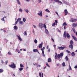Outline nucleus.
I'll return each mask as SVG.
<instances>
[{
    "label": "nucleus",
    "mask_w": 77,
    "mask_h": 77,
    "mask_svg": "<svg viewBox=\"0 0 77 77\" xmlns=\"http://www.w3.org/2000/svg\"><path fill=\"white\" fill-rule=\"evenodd\" d=\"M73 31L74 32V33H75V29L73 28L72 29Z\"/></svg>",
    "instance_id": "nucleus-35"
},
{
    "label": "nucleus",
    "mask_w": 77,
    "mask_h": 77,
    "mask_svg": "<svg viewBox=\"0 0 77 77\" xmlns=\"http://www.w3.org/2000/svg\"><path fill=\"white\" fill-rule=\"evenodd\" d=\"M69 67L70 68V70H72V69L71 68V67L70 65H69Z\"/></svg>",
    "instance_id": "nucleus-48"
},
{
    "label": "nucleus",
    "mask_w": 77,
    "mask_h": 77,
    "mask_svg": "<svg viewBox=\"0 0 77 77\" xmlns=\"http://www.w3.org/2000/svg\"><path fill=\"white\" fill-rule=\"evenodd\" d=\"M38 15L40 16V17H42V12L41 11H40L39 13H38Z\"/></svg>",
    "instance_id": "nucleus-6"
},
{
    "label": "nucleus",
    "mask_w": 77,
    "mask_h": 77,
    "mask_svg": "<svg viewBox=\"0 0 77 77\" xmlns=\"http://www.w3.org/2000/svg\"><path fill=\"white\" fill-rule=\"evenodd\" d=\"M23 21H20L19 22V23L20 24H23Z\"/></svg>",
    "instance_id": "nucleus-36"
},
{
    "label": "nucleus",
    "mask_w": 77,
    "mask_h": 77,
    "mask_svg": "<svg viewBox=\"0 0 77 77\" xmlns=\"http://www.w3.org/2000/svg\"><path fill=\"white\" fill-rule=\"evenodd\" d=\"M23 22H25V21H26V19L25 18H23Z\"/></svg>",
    "instance_id": "nucleus-28"
},
{
    "label": "nucleus",
    "mask_w": 77,
    "mask_h": 77,
    "mask_svg": "<svg viewBox=\"0 0 77 77\" xmlns=\"http://www.w3.org/2000/svg\"><path fill=\"white\" fill-rule=\"evenodd\" d=\"M19 11L20 12H23V10L21 9H20Z\"/></svg>",
    "instance_id": "nucleus-44"
},
{
    "label": "nucleus",
    "mask_w": 77,
    "mask_h": 77,
    "mask_svg": "<svg viewBox=\"0 0 77 77\" xmlns=\"http://www.w3.org/2000/svg\"><path fill=\"white\" fill-rule=\"evenodd\" d=\"M4 18H5L4 17H3L2 19L1 20H2V21H5Z\"/></svg>",
    "instance_id": "nucleus-45"
},
{
    "label": "nucleus",
    "mask_w": 77,
    "mask_h": 77,
    "mask_svg": "<svg viewBox=\"0 0 77 77\" xmlns=\"http://www.w3.org/2000/svg\"><path fill=\"white\" fill-rule=\"evenodd\" d=\"M62 65L63 66H66L65 65V62H63L62 63Z\"/></svg>",
    "instance_id": "nucleus-31"
},
{
    "label": "nucleus",
    "mask_w": 77,
    "mask_h": 77,
    "mask_svg": "<svg viewBox=\"0 0 77 77\" xmlns=\"http://www.w3.org/2000/svg\"><path fill=\"white\" fill-rule=\"evenodd\" d=\"M64 3H66V1H64Z\"/></svg>",
    "instance_id": "nucleus-64"
},
{
    "label": "nucleus",
    "mask_w": 77,
    "mask_h": 77,
    "mask_svg": "<svg viewBox=\"0 0 77 77\" xmlns=\"http://www.w3.org/2000/svg\"><path fill=\"white\" fill-rule=\"evenodd\" d=\"M39 75L40 77H41V73L39 72Z\"/></svg>",
    "instance_id": "nucleus-47"
},
{
    "label": "nucleus",
    "mask_w": 77,
    "mask_h": 77,
    "mask_svg": "<svg viewBox=\"0 0 77 77\" xmlns=\"http://www.w3.org/2000/svg\"><path fill=\"white\" fill-rule=\"evenodd\" d=\"M55 13L56 14H57V15H58V13H57V11L55 12Z\"/></svg>",
    "instance_id": "nucleus-52"
},
{
    "label": "nucleus",
    "mask_w": 77,
    "mask_h": 77,
    "mask_svg": "<svg viewBox=\"0 0 77 77\" xmlns=\"http://www.w3.org/2000/svg\"><path fill=\"white\" fill-rule=\"evenodd\" d=\"M48 62H51V59L49 58L48 60Z\"/></svg>",
    "instance_id": "nucleus-15"
},
{
    "label": "nucleus",
    "mask_w": 77,
    "mask_h": 77,
    "mask_svg": "<svg viewBox=\"0 0 77 77\" xmlns=\"http://www.w3.org/2000/svg\"><path fill=\"white\" fill-rule=\"evenodd\" d=\"M72 26L73 27H75L76 26H77V23H76L75 24L74 23H73L72 24Z\"/></svg>",
    "instance_id": "nucleus-8"
},
{
    "label": "nucleus",
    "mask_w": 77,
    "mask_h": 77,
    "mask_svg": "<svg viewBox=\"0 0 77 77\" xmlns=\"http://www.w3.org/2000/svg\"><path fill=\"white\" fill-rule=\"evenodd\" d=\"M52 40L54 42V39L53 38H51Z\"/></svg>",
    "instance_id": "nucleus-57"
},
{
    "label": "nucleus",
    "mask_w": 77,
    "mask_h": 77,
    "mask_svg": "<svg viewBox=\"0 0 77 77\" xmlns=\"http://www.w3.org/2000/svg\"><path fill=\"white\" fill-rule=\"evenodd\" d=\"M8 61H5V63L6 65H7L8 64Z\"/></svg>",
    "instance_id": "nucleus-43"
},
{
    "label": "nucleus",
    "mask_w": 77,
    "mask_h": 77,
    "mask_svg": "<svg viewBox=\"0 0 77 77\" xmlns=\"http://www.w3.org/2000/svg\"><path fill=\"white\" fill-rule=\"evenodd\" d=\"M48 51L49 52H50V48H49L48 50Z\"/></svg>",
    "instance_id": "nucleus-56"
},
{
    "label": "nucleus",
    "mask_w": 77,
    "mask_h": 77,
    "mask_svg": "<svg viewBox=\"0 0 77 77\" xmlns=\"http://www.w3.org/2000/svg\"><path fill=\"white\" fill-rule=\"evenodd\" d=\"M14 30H17V29H18V27H17V26H14Z\"/></svg>",
    "instance_id": "nucleus-19"
},
{
    "label": "nucleus",
    "mask_w": 77,
    "mask_h": 77,
    "mask_svg": "<svg viewBox=\"0 0 77 77\" xmlns=\"http://www.w3.org/2000/svg\"><path fill=\"white\" fill-rule=\"evenodd\" d=\"M20 67L21 68H24V66H23V65L21 64H20Z\"/></svg>",
    "instance_id": "nucleus-37"
},
{
    "label": "nucleus",
    "mask_w": 77,
    "mask_h": 77,
    "mask_svg": "<svg viewBox=\"0 0 77 77\" xmlns=\"http://www.w3.org/2000/svg\"><path fill=\"white\" fill-rule=\"evenodd\" d=\"M34 42H35V43H37V42H38V41H37V40H36V39H35V40H34Z\"/></svg>",
    "instance_id": "nucleus-38"
},
{
    "label": "nucleus",
    "mask_w": 77,
    "mask_h": 77,
    "mask_svg": "<svg viewBox=\"0 0 77 77\" xmlns=\"http://www.w3.org/2000/svg\"><path fill=\"white\" fill-rule=\"evenodd\" d=\"M46 24L44 23V28L45 29H47V26H46V25H45Z\"/></svg>",
    "instance_id": "nucleus-34"
},
{
    "label": "nucleus",
    "mask_w": 77,
    "mask_h": 77,
    "mask_svg": "<svg viewBox=\"0 0 77 77\" xmlns=\"http://www.w3.org/2000/svg\"><path fill=\"white\" fill-rule=\"evenodd\" d=\"M17 2H18V5H20V2L19 0H17Z\"/></svg>",
    "instance_id": "nucleus-30"
},
{
    "label": "nucleus",
    "mask_w": 77,
    "mask_h": 77,
    "mask_svg": "<svg viewBox=\"0 0 77 77\" xmlns=\"http://www.w3.org/2000/svg\"><path fill=\"white\" fill-rule=\"evenodd\" d=\"M24 35H26V36H27V34L26 31H25L24 32Z\"/></svg>",
    "instance_id": "nucleus-39"
},
{
    "label": "nucleus",
    "mask_w": 77,
    "mask_h": 77,
    "mask_svg": "<svg viewBox=\"0 0 77 77\" xmlns=\"http://www.w3.org/2000/svg\"><path fill=\"white\" fill-rule=\"evenodd\" d=\"M18 21H16V22H15V24H14V25H16V24H17V23H18Z\"/></svg>",
    "instance_id": "nucleus-46"
},
{
    "label": "nucleus",
    "mask_w": 77,
    "mask_h": 77,
    "mask_svg": "<svg viewBox=\"0 0 77 77\" xmlns=\"http://www.w3.org/2000/svg\"><path fill=\"white\" fill-rule=\"evenodd\" d=\"M4 71V70L3 69H0V73H2V72H3Z\"/></svg>",
    "instance_id": "nucleus-16"
},
{
    "label": "nucleus",
    "mask_w": 77,
    "mask_h": 77,
    "mask_svg": "<svg viewBox=\"0 0 77 77\" xmlns=\"http://www.w3.org/2000/svg\"><path fill=\"white\" fill-rule=\"evenodd\" d=\"M38 63H36L35 64V65H38Z\"/></svg>",
    "instance_id": "nucleus-58"
},
{
    "label": "nucleus",
    "mask_w": 77,
    "mask_h": 77,
    "mask_svg": "<svg viewBox=\"0 0 77 77\" xmlns=\"http://www.w3.org/2000/svg\"><path fill=\"white\" fill-rule=\"evenodd\" d=\"M24 11H26V12H27V13H29V10H28L25 9Z\"/></svg>",
    "instance_id": "nucleus-27"
},
{
    "label": "nucleus",
    "mask_w": 77,
    "mask_h": 77,
    "mask_svg": "<svg viewBox=\"0 0 77 77\" xmlns=\"http://www.w3.org/2000/svg\"><path fill=\"white\" fill-rule=\"evenodd\" d=\"M72 37L73 38V39L75 41H77V38H76V37L74 36H73V35L72 36Z\"/></svg>",
    "instance_id": "nucleus-13"
},
{
    "label": "nucleus",
    "mask_w": 77,
    "mask_h": 77,
    "mask_svg": "<svg viewBox=\"0 0 77 77\" xmlns=\"http://www.w3.org/2000/svg\"><path fill=\"white\" fill-rule=\"evenodd\" d=\"M65 48H66V47H58V49H59L60 50H64V49H65Z\"/></svg>",
    "instance_id": "nucleus-4"
},
{
    "label": "nucleus",
    "mask_w": 77,
    "mask_h": 77,
    "mask_svg": "<svg viewBox=\"0 0 77 77\" xmlns=\"http://www.w3.org/2000/svg\"><path fill=\"white\" fill-rule=\"evenodd\" d=\"M74 68L75 69H77V66H75V67H74Z\"/></svg>",
    "instance_id": "nucleus-49"
},
{
    "label": "nucleus",
    "mask_w": 77,
    "mask_h": 77,
    "mask_svg": "<svg viewBox=\"0 0 77 77\" xmlns=\"http://www.w3.org/2000/svg\"><path fill=\"white\" fill-rule=\"evenodd\" d=\"M8 54H9V55H12V53H11V52L10 51H9L8 53Z\"/></svg>",
    "instance_id": "nucleus-24"
},
{
    "label": "nucleus",
    "mask_w": 77,
    "mask_h": 77,
    "mask_svg": "<svg viewBox=\"0 0 77 77\" xmlns=\"http://www.w3.org/2000/svg\"><path fill=\"white\" fill-rule=\"evenodd\" d=\"M42 54H44V51H42Z\"/></svg>",
    "instance_id": "nucleus-51"
},
{
    "label": "nucleus",
    "mask_w": 77,
    "mask_h": 77,
    "mask_svg": "<svg viewBox=\"0 0 77 77\" xmlns=\"http://www.w3.org/2000/svg\"><path fill=\"white\" fill-rule=\"evenodd\" d=\"M1 63H4L3 61V60H1Z\"/></svg>",
    "instance_id": "nucleus-54"
},
{
    "label": "nucleus",
    "mask_w": 77,
    "mask_h": 77,
    "mask_svg": "<svg viewBox=\"0 0 77 77\" xmlns=\"http://www.w3.org/2000/svg\"><path fill=\"white\" fill-rule=\"evenodd\" d=\"M43 56V57H45V54H42Z\"/></svg>",
    "instance_id": "nucleus-53"
},
{
    "label": "nucleus",
    "mask_w": 77,
    "mask_h": 77,
    "mask_svg": "<svg viewBox=\"0 0 77 77\" xmlns=\"http://www.w3.org/2000/svg\"><path fill=\"white\" fill-rule=\"evenodd\" d=\"M55 23L56 24H57V20H55Z\"/></svg>",
    "instance_id": "nucleus-50"
},
{
    "label": "nucleus",
    "mask_w": 77,
    "mask_h": 77,
    "mask_svg": "<svg viewBox=\"0 0 77 77\" xmlns=\"http://www.w3.org/2000/svg\"><path fill=\"white\" fill-rule=\"evenodd\" d=\"M64 11L65 12V15H67V14L68 13V11H67V10H66V9H65Z\"/></svg>",
    "instance_id": "nucleus-11"
},
{
    "label": "nucleus",
    "mask_w": 77,
    "mask_h": 77,
    "mask_svg": "<svg viewBox=\"0 0 77 77\" xmlns=\"http://www.w3.org/2000/svg\"><path fill=\"white\" fill-rule=\"evenodd\" d=\"M42 45H43V42H42L41 44H40L38 45V48H42Z\"/></svg>",
    "instance_id": "nucleus-5"
},
{
    "label": "nucleus",
    "mask_w": 77,
    "mask_h": 77,
    "mask_svg": "<svg viewBox=\"0 0 77 77\" xmlns=\"http://www.w3.org/2000/svg\"><path fill=\"white\" fill-rule=\"evenodd\" d=\"M33 52H38V50L37 49H33Z\"/></svg>",
    "instance_id": "nucleus-20"
},
{
    "label": "nucleus",
    "mask_w": 77,
    "mask_h": 77,
    "mask_svg": "<svg viewBox=\"0 0 77 77\" xmlns=\"http://www.w3.org/2000/svg\"><path fill=\"white\" fill-rule=\"evenodd\" d=\"M45 33L46 34H48V30L47 29H45Z\"/></svg>",
    "instance_id": "nucleus-25"
},
{
    "label": "nucleus",
    "mask_w": 77,
    "mask_h": 77,
    "mask_svg": "<svg viewBox=\"0 0 77 77\" xmlns=\"http://www.w3.org/2000/svg\"><path fill=\"white\" fill-rule=\"evenodd\" d=\"M71 55L72 56H75V53H74V52H72V53Z\"/></svg>",
    "instance_id": "nucleus-21"
},
{
    "label": "nucleus",
    "mask_w": 77,
    "mask_h": 77,
    "mask_svg": "<svg viewBox=\"0 0 77 77\" xmlns=\"http://www.w3.org/2000/svg\"><path fill=\"white\" fill-rule=\"evenodd\" d=\"M17 52L18 53H20V51H17Z\"/></svg>",
    "instance_id": "nucleus-59"
},
{
    "label": "nucleus",
    "mask_w": 77,
    "mask_h": 77,
    "mask_svg": "<svg viewBox=\"0 0 77 77\" xmlns=\"http://www.w3.org/2000/svg\"><path fill=\"white\" fill-rule=\"evenodd\" d=\"M18 38L19 41H23V39L21 38V37H20V35H18Z\"/></svg>",
    "instance_id": "nucleus-10"
},
{
    "label": "nucleus",
    "mask_w": 77,
    "mask_h": 77,
    "mask_svg": "<svg viewBox=\"0 0 77 77\" xmlns=\"http://www.w3.org/2000/svg\"><path fill=\"white\" fill-rule=\"evenodd\" d=\"M63 56V53H61L60 54H58V55L57 53H56L55 58V59H57V57L58 59H60V57L62 58Z\"/></svg>",
    "instance_id": "nucleus-1"
},
{
    "label": "nucleus",
    "mask_w": 77,
    "mask_h": 77,
    "mask_svg": "<svg viewBox=\"0 0 77 77\" xmlns=\"http://www.w3.org/2000/svg\"><path fill=\"white\" fill-rule=\"evenodd\" d=\"M69 48H71V50H73V45H70L69 46Z\"/></svg>",
    "instance_id": "nucleus-9"
},
{
    "label": "nucleus",
    "mask_w": 77,
    "mask_h": 77,
    "mask_svg": "<svg viewBox=\"0 0 77 77\" xmlns=\"http://www.w3.org/2000/svg\"><path fill=\"white\" fill-rule=\"evenodd\" d=\"M66 32H64L63 36V37L65 38H66Z\"/></svg>",
    "instance_id": "nucleus-17"
},
{
    "label": "nucleus",
    "mask_w": 77,
    "mask_h": 77,
    "mask_svg": "<svg viewBox=\"0 0 77 77\" xmlns=\"http://www.w3.org/2000/svg\"><path fill=\"white\" fill-rule=\"evenodd\" d=\"M19 71H22L23 69V68H22L20 67L19 68Z\"/></svg>",
    "instance_id": "nucleus-33"
},
{
    "label": "nucleus",
    "mask_w": 77,
    "mask_h": 77,
    "mask_svg": "<svg viewBox=\"0 0 77 77\" xmlns=\"http://www.w3.org/2000/svg\"><path fill=\"white\" fill-rule=\"evenodd\" d=\"M56 24V23H55V22H54V23L52 24V26H55V25Z\"/></svg>",
    "instance_id": "nucleus-40"
},
{
    "label": "nucleus",
    "mask_w": 77,
    "mask_h": 77,
    "mask_svg": "<svg viewBox=\"0 0 77 77\" xmlns=\"http://www.w3.org/2000/svg\"><path fill=\"white\" fill-rule=\"evenodd\" d=\"M72 20V22H76L77 21V19H73V18H71Z\"/></svg>",
    "instance_id": "nucleus-12"
},
{
    "label": "nucleus",
    "mask_w": 77,
    "mask_h": 77,
    "mask_svg": "<svg viewBox=\"0 0 77 77\" xmlns=\"http://www.w3.org/2000/svg\"><path fill=\"white\" fill-rule=\"evenodd\" d=\"M66 26H64V30H65V29H66Z\"/></svg>",
    "instance_id": "nucleus-61"
},
{
    "label": "nucleus",
    "mask_w": 77,
    "mask_h": 77,
    "mask_svg": "<svg viewBox=\"0 0 77 77\" xmlns=\"http://www.w3.org/2000/svg\"><path fill=\"white\" fill-rule=\"evenodd\" d=\"M20 21H21V18H18L17 20V22Z\"/></svg>",
    "instance_id": "nucleus-22"
},
{
    "label": "nucleus",
    "mask_w": 77,
    "mask_h": 77,
    "mask_svg": "<svg viewBox=\"0 0 77 77\" xmlns=\"http://www.w3.org/2000/svg\"><path fill=\"white\" fill-rule=\"evenodd\" d=\"M38 2H39V3H40L41 2V0H38Z\"/></svg>",
    "instance_id": "nucleus-60"
},
{
    "label": "nucleus",
    "mask_w": 77,
    "mask_h": 77,
    "mask_svg": "<svg viewBox=\"0 0 77 77\" xmlns=\"http://www.w3.org/2000/svg\"><path fill=\"white\" fill-rule=\"evenodd\" d=\"M54 1L55 2H56L57 3H60L61 4L62 3V2H61V1H59V0H54Z\"/></svg>",
    "instance_id": "nucleus-7"
},
{
    "label": "nucleus",
    "mask_w": 77,
    "mask_h": 77,
    "mask_svg": "<svg viewBox=\"0 0 77 77\" xmlns=\"http://www.w3.org/2000/svg\"><path fill=\"white\" fill-rule=\"evenodd\" d=\"M4 32H6V30H4Z\"/></svg>",
    "instance_id": "nucleus-62"
},
{
    "label": "nucleus",
    "mask_w": 77,
    "mask_h": 77,
    "mask_svg": "<svg viewBox=\"0 0 77 77\" xmlns=\"http://www.w3.org/2000/svg\"><path fill=\"white\" fill-rule=\"evenodd\" d=\"M73 44H74V42L72 40H71L70 42V44L73 45Z\"/></svg>",
    "instance_id": "nucleus-18"
},
{
    "label": "nucleus",
    "mask_w": 77,
    "mask_h": 77,
    "mask_svg": "<svg viewBox=\"0 0 77 77\" xmlns=\"http://www.w3.org/2000/svg\"><path fill=\"white\" fill-rule=\"evenodd\" d=\"M45 11L46 12H50V11H49L48 9H46Z\"/></svg>",
    "instance_id": "nucleus-32"
},
{
    "label": "nucleus",
    "mask_w": 77,
    "mask_h": 77,
    "mask_svg": "<svg viewBox=\"0 0 77 77\" xmlns=\"http://www.w3.org/2000/svg\"><path fill=\"white\" fill-rule=\"evenodd\" d=\"M44 24L40 23L39 25L38 26L39 27H40L41 29H42V28H44Z\"/></svg>",
    "instance_id": "nucleus-3"
},
{
    "label": "nucleus",
    "mask_w": 77,
    "mask_h": 77,
    "mask_svg": "<svg viewBox=\"0 0 77 77\" xmlns=\"http://www.w3.org/2000/svg\"><path fill=\"white\" fill-rule=\"evenodd\" d=\"M63 26H67V24L66 23V22H64L63 24Z\"/></svg>",
    "instance_id": "nucleus-23"
},
{
    "label": "nucleus",
    "mask_w": 77,
    "mask_h": 77,
    "mask_svg": "<svg viewBox=\"0 0 77 77\" xmlns=\"http://www.w3.org/2000/svg\"><path fill=\"white\" fill-rule=\"evenodd\" d=\"M46 64L47 66H48L49 67H50V66H49V65H48V63H46Z\"/></svg>",
    "instance_id": "nucleus-42"
},
{
    "label": "nucleus",
    "mask_w": 77,
    "mask_h": 77,
    "mask_svg": "<svg viewBox=\"0 0 77 77\" xmlns=\"http://www.w3.org/2000/svg\"><path fill=\"white\" fill-rule=\"evenodd\" d=\"M9 66L11 68H16V66H15V65L14 62L11 63V65H9Z\"/></svg>",
    "instance_id": "nucleus-2"
},
{
    "label": "nucleus",
    "mask_w": 77,
    "mask_h": 77,
    "mask_svg": "<svg viewBox=\"0 0 77 77\" xmlns=\"http://www.w3.org/2000/svg\"><path fill=\"white\" fill-rule=\"evenodd\" d=\"M33 27H34V28H36V26L34 25H33Z\"/></svg>",
    "instance_id": "nucleus-63"
},
{
    "label": "nucleus",
    "mask_w": 77,
    "mask_h": 77,
    "mask_svg": "<svg viewBox=\"0 0 77 77\" xmlns=\"http://www.w3.org/2000/svg\"><path fill=\"white\" fill-rule=\"evenodd\" d=\"M66 37L68 39H69V38H70V35L68 33H67L66 34Z\"/></svg>",
    "instance_id": "nucleus-14"
},
{
    "label": "nucleus",
    "mask_w": 77,
    "mask_h": 77,
    "mask_svg": "<svg viewBox=\"0 0 77 77\" xmlns=\"http://www.w3.org/2000/svg\"><path fill=\"white\" fill-rule=\"evenodd\" d=\"M44 50H45V47H43L42 49L41 48V50H42V51H44Z\"/></svg>",
    "instance_id": "nucleus-29"
},
{
    "label": "nucleus",
    "mask_w": 77,
    "mask_h": 77,
    "mask_svg": "<svg viewBox=\"0 0 77 77\" xmlns=\"http://www.w3.org/2000/svg\"><path fill=\"white\" fill-rule=\"evenodd\" d=\"M66 51L68 53H71V52H70V51H68V50H66Z\"/></svg>",
    "instance_id": "nucleus-41"
},
{
    "label": "nucleus",
    "mask_w": 77,
    "mask_h": 77,
    "mask_svg": "<svg viewBox=\"0 0 77 77\" xmlns=\"http://www.w3.org/2000/svg\"><path fill=\"white\" fill-rule=\"evenodd\" d=\"M65 59L66 61H67L68 60V59H69L68 58V57L67 56H66V57Z\"/></svg>",
    "instance_id": "nucleus-26"
},
{
    "label": "nucleus",
    "mask_w": 77,
    "mask_h": 77,
    "mask_svg": "<svg viewBox=\"0 0 77 77\" xmlns=\"http://www.w3.org/2000/svg\"><path fill=\"white\" fill-rule=\"evenodd\" d=\"M37 67H39H39H41V65H39L38 66H37Z\"/></svg>",
    "instance_id": "nucleus-55"
}]
</instances>
